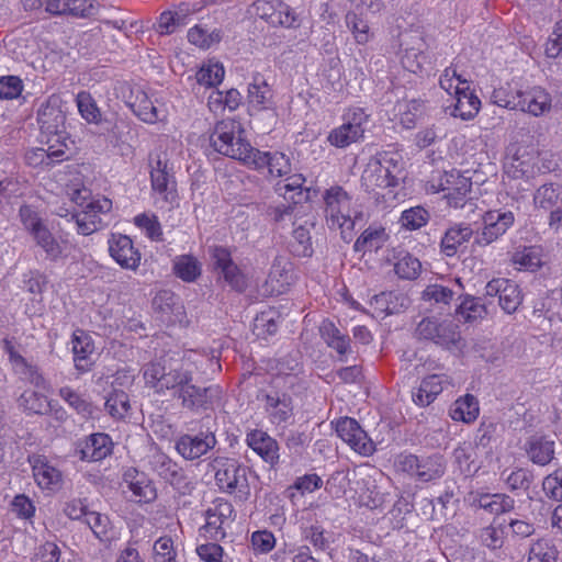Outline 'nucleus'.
<instances>
[{
  "instance_id": "f03ea898",
  "label": "nucleus",
  "mask_w": 562,
  "mask_h": 562,
  "mask_svg": "<svg viewBox=\"0 0 562 562\" xmlns=\"http://www.w3.org/2000/svg\"><path fill=\"white\" fill-rule=\"evenodd\" d=\"M241 132L239 123L232 120L220 121L210 136V144L217 153L245 165L252 146L241 137Z\"/></svg>"
},
{
  "instance_id": "c85d7f7f",
  "label": "nucleus",
  "mask_w": 562,
  "mask_h": 562,
  "mask_svg": "<svg viewBox=\"0 0 562 562\" xmlns=\"http://www.w3.org/2000/svg\"><path fill=\"white\" fill-rule=\"evenodd\" d=\"M71 344L76 369L80 372L89 371L92 366L90 356L94 351L91 337L83 330H77L72 335Z\"/></svg>"
},
{
  "instance_id": "0e129e2a",
  "label": "nucleus",
  "mask_w": 562,
  "mask_h": 562,
  "mask_svg": "<svg viewBox=\"0 0 562 562\" xmlns=\"http://www.w3.org/2000/svg\"><path fill=\"white\" fill-rule=\"evenodd\" d=\"M374 159L380 161L381 166L384 167V169H387L390 173L394 176V182L398 184V179L403 171L401 156L398 154L383 153Z\"/></svg>"
},
{
  "instance_id": "ea45409f",
  "label": "nucleus",
  "mask_w": 562,
  "mask_h": 562,
  "mask_svg": "<svg viewBox=\"0 0 562 562\" xmlns=\"http://www.w3.org/2000/svg\"><path fill=\"white\" fill-rule=\"evenodd\" d=\"M19 404L32 414L45 415L50 412V403L47 396L35 391H25L19 398Z\"/></svg>"
},
{
  "instance_id": "ddd939ff",
  "label": "nucleus",
  "mask_w": 562,
  "mask_h": 562,
  "mask_svg": "<svg viewBox=\"0 0 562 562\" xmlns=\"http://www.w3.org/2000/svg\"><path fill=\"white\" fill-rule=\"evenodd\" d=\"M336 431L345 442L360 454L370 456L374 452L373 441L356 419L350 417L339 419L336 425Z\"/></svg>"
},
{
  "instance_id": "8fccbe9b",
  "label": "nucleus",
  "mask_w": 562,
  "mask_h": 562,
  "mask_svg": "<svg viewBox=\"0 0 562 562\" xmlns=\"http://www.w3.org/2000/svg\"><path fill=\"white\" fill-rule=\"evenodd\" d=\"M424 114V101L419 99L409 100L405 103V110L401 114V124L407 130L414 128Z\"/></svg>"
},
{
  "instance_id": "473e14b6",
  "label": "nucleus",
  "mask_w": 562,
  "mask_h": 562,
  "mask_svg": "<svg viewBox=\"0 0 562 562\" xmlns=\"http://www.w3.org/2000/svg\"><path fill=\"white\" fill-rule=\"evenodd\" d=\"M272 90L265 77L257 72L248 87V99L252 106L259 110L267 109L272 103Z\"/></svg>"
},
{
  "instance_id": "6ab92c4d",
  "label": "nucleus",
  "mask_w": 562,
  "mask_h": 562,
  "mask_svg": "<svg viewBox=\"0 0 562 562\" xmlns=\"http://www.w3.org/2000/svg\"><path fill=\"white\" fill-rule=\"evenodd\" d=\"M123 482L133 493L137 503H150L157 497V491L151 480L135 468H128L123 473Z\"/></svg>"
},
{
  "instance_id": "5fc2aeb1",
  "label": "nucleus",
  "mask_w": 562,
  "mask_h": 562,
  "mask_svg": "<svg viewBox=\"0 0 562 562\" xmlns=\"http://www.w3.org/2000/svg\"><path fill=\"white\" fill-rule=\"evenodd\" d=\"M85 521L99 540L104 541L109 539L110 519L108 516L97 512H89Z\"/></svg>"
},
{
  "instance_id": "e433bc0d",
  "label": "nucleus",
  "mask_w": 562,
  "mask_h": 562,
  "mask_svg": "<svg viewBox=\"0 0 562 562\" xmlns=\"http://www.w3.org/2000/svg\"><path fill=\"white\" fill-rule=\"evenodd\" d=\"M305 179L302 175H293L288 177L284 181H280L276 184V192L283 196L285 200L291 201L293 204L301 202L303 196V183Z\"/></svg>"
},
{
  "instance_id": "a878e982",
  "label": "nucleus",
  "mask_w": 562,
  "mask_h": 562,
  "mask_svg": "<svg viewBox=\"0 0 562 562\" xmlns=\"http://www.w3.org/2000/svg\"><path fill=\"white\" fill-rule=\"evenodd\" d=\"M150 469L161 479L173 486H180L186 482L183 470L162 452H155L149 459Z\"/></svg>"
},
{
  "instance_id": "2f4dec72",
  "label": "nucleus",
  "mask_w": 562,
  "mask_h": 562,
  "mask_svg": "<svg viewBox=\"0 0 562 562\" xmlns=\"http://www.w3.org/2000/svg\"><path fill=\"white\" fill-rule=\"evenodd\" d=\"M292 268L283 257H277L272 263L267 283L271 285L272 291L283 293L292 283Z\"/></svg>"
},
{
  "instance_id": "de8ad7c7",
  "label": "nucleus",
  "mask_w": 562,
  "mask_h": 562,
  "mask_svg": "<svg viewBox=\"0 0 562 562\" xmlns=\"http://www.w3.org/2000/svg\"><path fill=\"white\" fill-rule=\"evenodd\" d=\"M77 106L80 115L88 123H98L101 112L89 92L81 91L76 97Z\"/></svg>"
},
{
  "instance_id": "39448f33",
  "label": "nucleus",
  "mask_w": 562,
  "mask_h": 562,
  "mask_svg": "<svg viewBox=\"0 0 562 562\" xmlns=\"http://www.w3.org/2000/svg\"><path fill=\"white\" fill-rule=\"evenodd\" d=\"M19 216L24 228L33 237L35 244L45 251L46 257L52 261L60 258L63 254L61 246L34 207L27 204L22 205L19 210Z\"/></svg>"
},
{
  "instance_id": "4c0bfd02",
  "label": "nucleus",
  "mask_w": 562,
  "mask_h": 562,
  "mask_svg": "<svg viewBox=\"0 0 562 562\" xmlns=\"http://www.w3.org/2000/svg\"><path fill=\"white\" fill-rule=\"evenodd\" d=\"M394 271L401 279L416 280L422 272V263L412 254L407 251L400 252L394 265Z\"/></svg>"
},
{
  "instance_id": "49530a36",
  "label": "nucleus",
  "mask_w": 562,
  "mask_h": 562,
  "mask_svg": "<svg viewBox=\"0 0 562 562\" xmlns=\"http://www.w3.org/2000/svg\"><path fill=\"white\" fill-rule=\"evenodd\" d=\"M430 218L429 212L423 206H414L402 212L400 222L409 231H416L425 226Z\"/></svg>"
},
{
  "instance_id": "864d4df0",
  "label": "nucleus",
  "mask_w": 562,
  "mask_h": 562,
  "mask_svg": "<svg viewBox=\"0 0 562 562\" xmlns=\"http://www.w3.org/2000/svg\"><path fill=\"white\" fill-rule=\"evenodd\" d=\"M292 251L296 256L308 257L313 254L310 232L300 226L293 231Z\"/></svg>"
},
{
  "instance_id": "dca6fc26",
  "label": "nucleus",
  "mask_w": 562,
  "mask_h": 562,
  "mask_svg": "<svg viewBox=\"0 0 562 562\" xmlns=\"http://www.w3.org/2000/svg\"><path fill=\"white\" fill-rule=\"evenodd\" d=\"M111 257L123 268L136 270L140 262V252L134 247L133 240L127 235L113 234L109 239Z\"/></svg>"
},
{
  "instance_id": "aec40b11",
  "label": "nucleus",
  "mask_w": 562,
  "mask_h": 562,
  "mask_svg": "<svg viewBox=\"0 0 562 562\" xmlns=\"http://www.w3.org/2000/svg\"><path fill=\"white\" fill-rule=\"evenodd\" d=\"M151 188L160 194L168 203H173L177 198L176 181L173 176L168 171L167 161L158 158L150 170Z\"/></svg>"
},
{
  "instance_id": "052dcab7",
  "label": "nucleus",
  "mask_w": 562,
  "mask_h": 562,
  "mask_svg": "<svg viewBox=\"0 0 562 562\" xmlns=\"http://www.w3.org/2000/svg\"><path fill=\"white\" fill-rule=\"evenodd\" d=\"M13 369L16 373L24 376L25 380L37 387L43 386L45 383L37 366L30 363L25 358L22 359V363L15 364Z\"/></svg>"
},
{
  "instance_id": "37998d69",
  "label": "nucleus",
  "mask_w": 562,
  "mask_h": 562,
  "mask_svg": "<svg viewBox=\"0 0 562 562\" xmlns=\"http://www.w3.org/2000/svg\"><path fill=\"white\" fill-rule=\"evenodd\" d=\"M561 194V187L553 183H546L537 189L533 202L537 207L552 210L558 205Z\"/></svg>"
},
{
  "instance_id": "4d7b16f0",
  "label": "nucleus",
  "mask_w": 562,
  "mask_h": 562,
  "mask_svg": "<svg viewBox=\"0 0 562 562\" xmlns=\"http://www.w3.org/2000/svg\"><path fill=\"white\" fill-rule=\"evenodd\" d=\"M491 100L494 104L509 110H518L520 105L518 90L512 91L509 88L504 87L495 89Z\"/></svg>"
},
{
  "instance_id": "9b49d317",
  "label": "nucleus",
  "mask_w": 562,
  "mask_h": 562,
  "mask_svg": "<svg viewBox=\"0 0 562 562\" xmlns=\"http://www.w3.org/2000/svg\"><path fill=\"white\" fill-rule=\"evenodd\" d=\"M217 443L215 434L209 428L196 435L186 434L176 440L177 452L186 460L193 461L206 454Z\"/></svg>"
},
{
  "instance_id": "603ef678",
  "label": "nucleus",
  "mask_w": 562,
  "mask_h": 562,
  "mask_svg": "<svg viewBox=\"0 0 562 562\" xmlns=\"http://www.w3.org/2000/svg\"><path fill=\"white\" fill-rule=\"evenodd\" d=\"M134 223L137 227L145 231L147 237L151 240H162L161 225L155 215L139 214L134 218Z\"/></svg>"
},
{
  "instance_id": "6e6552de",
  "label": "nucleus",
  "mask_w": 562,
  "mask_h": 562,
  "mask_svg": "<svg viewBox=\"0 0 562 562\" xmlns=\"http://www.w3.org/2000/svg\"><path fill=\"white\" fill-rule=\"evenodd\" d=\"M416 335L446 348L456 345L460 339V333L456 324L452 322L438 323L432 318L422 319L417 325Z\"/></svg>"
},
{
  "instance_id": "c756f323",
  "label": "nucleus",
  "mask_w": 562,
  "mask_h": 562,
  "mask_svg": "<svg viewBox=\"0 0 562 562\" xmlns=\"http://www.w3.org/2000/svg\"><path fill=\"white\" fill-rule=\"evenodd\" d=\"M319 333L327 346L338 352L339 360L345 361V356L350 351L349 336L342 334L329 319L322 322Z\"/></svg>"
},
{
  "instance_id": "69168bd1",
  "label": "nucleus",
  "mask_w": 562,
  "mask_h": 562,
  "mask_svg": "<svg viewBox=\"0 0 562 562\" xmlns=\"http://www.w3.org/2000/svg\"><path fill=\"white\" fill-rule=\"evenodd\" d=\"M426 61V56L420 49L407 48L402 56V64L404 68L412 72L422 70L423 64Z\"/></svg>"
},
{
  "instance_id": "423d86ee",
  "label": "nucleus",
  "mask_w": 562,
  "mask_h": 562,
  "mask_svg": "<svg viewBox=\"0 0 562 562\" xmlns=\"http://www.w3.org/2000/svg\"><path fill=\"white\" fill-rule=\"evenodd\" d=\"M350 200L349 194L339 186L329 188L324 194L326 223L330 229L340 228L344 239H346L345 227L352 229L355 225L350 215L344 213V211H348Z\"/></svg>"
},
{
  "instance_id": "e2e57ef3",
  "label": "nucleus",
  "mask_w": 562,
  "mask_h": 562,
  "mask_svg": "<svg viewBox=\"0 0 562 562\" xmlns=\"http://www.w3.org/2000/svg\"><path fill=\"white\" fill-rule=\"evenodd\" d=\"M546 494L554 501H562V469L544 477L542 483Z\"/></svg>"
},
{
  "instance_id": "c9c22d12",
  "label": "nucleus",
  "mask_w": 562,
  "mask_h": 562,
  "mask_svg": "<svg viewBox=\"0 0 562 562\" xmlns=\"http://www.w3.org/2000/svg\"><path fill=\"white\" fill-rule=\"evenodd\" d=\"M173 273L184 282H194L201 274V265L192 255H181L173 259Z\"/></svg>"
},
{
  "instance_id": "4468645a",
  "label": "nucleus",
  "mask_w": 562,
  "mask_h": 562,
  "mask_svg": "<svg viewBox=\"0 0 562 562\" xmlns=\"http://www.w3.org/2000/svg\"><path fill=\"white\" fill-rule=\"evenodd\" d=\"M363 121H367V115L361 109H358L352 113L350 120L328 134L327 140L337 148H345L352 143L359 142L364 135Z\"/></svg>"
},
{
  "instance_id": "79ce46f5",
  "label": "nucleus",
  "mask_w": 562,
  "mask_h": 562,
  "mask_svg": "<svg viewBox=\"0 0 562 562\" xmlns=\"http://www.w3.org/2000/svg\"><path fill=\"white\" fill-rule=\"evenodd\" d=\"M130 106L133 113L145 123L153 124L159 120L157 108L144 92H139L136 100L130 103Z\"/></svg>"
},
{
  "instance_id": "0eeeda50",
  "label": "nucleus",
  "mask_w": 562,
  "mask_h": 562,
  "mask_svg": "<svg viewBox=\"0 0 562 562\" xmlns=\"http://www.w3.org/2000/svg\"><path fill=\"white\" fill-rule=\"evenodd\" d=\"M37 123L41 132L47 136H57V142L65 138L66 113L60 97L53 94L37 110Z\"/></svg>"
},
{
  "instance_id": "f257e3e1",
  "label": "nucleus",
  "mask_w": 562,
  "mask_h": 562,
  "mask_svg": "<svg viewBox=\"0 0 562 562\" xmlns=\"http://www.w3.org/2000/svg\"><path fill=\"white\" fill-rule=\"evenodd\" d=\"M144 379L157 392L175 391L173 396L180 401L181 407L192 413L213 409L222 394L217 384H194L193 372L167 356L146 364Z\"/></svg>"
},
{
  "instance_id": "72a5a7b5",
  "label": "nucleus",
  "mask_w": 562,
  "mask_h": 562,
  "mask_svg": "<svg viewBox=\"0 0 562 562\" xmlns=\"http://www.w3.org/2000/svg\"><path fill=\"white\" fill-rule=\"evenodd\" d=\"M456 315L464 322H474L487 315V307L480 297L464 295L456 308Z\"/></svg>"
},
{
  "instance_id": "f8f14e48",
  "label": "nucleus",
  "mask_w": 562,
  "mask_h": 562,
  "mask_svg": "<svg viewBox=\"0 0 562 562\" xmlns=\"http://www.w3.org/2000/svg\"><path fill=\"white\" fill-rule=\"evenodd\" d=\"M485 295L498 296V303L502 310L507 314L517 311L522 302V293L519 285L509 279L497 278L487 282Z\"/></svg>"
},
{
  "instance_id": "774afa93",
  "label": "nucleus",
  "mask_w": 562,
  "mask_h": 562,
  "mask_svg": "<svg viewBox=\"0 0 562 562\" xmlns=\"http://www.w3.org/2000/svg\"><path fill=\"white\" fill-rule=\"evenodd\" d=\"M196 554L204 562H222L223 548L215 542H209L198 546Z\"/></svg>"
},
{
  "instance_id": "bf43d9fd",
  "label": "nucleus",
  "mask_w": 562,
  "mask_h": 562,
  "mask_svg": "<svg viewBox=\"0 0 562 562\" xmlns=\"http://www.w3.org/2000/svg\"><path fill=\"white\" fill-rule=\"evenodd\" d=\"M23 90V82L18 76L0 77V99H15Z\"/></svg>"
},
{
  "instance_id": "680f3d73",
  "label": "nucleus",
  "mask_w": 562,
  "mask_h": 562,
  "mask_svg": "<svg viewBox=\"0 0 562 562\" xmlns=\"http://www.w3.org/2000/svg\"><path fill=\"white\" fill-rule=\"evenodd\" d=\"M453 297V291L441 284H430L423 292L425 301L449 304Z\"/></svg>"
},
{
  "instance_id": "6e6d98bb",
  "label": "nucleus",
  "mask_w": 562,
  "mask_h": 562,
  "mask_svg": "<svg viewBox=\"0 0 562 562\" xmlns=\"http://www.w3.org/2000/svg\"><path fill=\"white\" fill-rule=\"evenodd\" d=\"M225 70L222 65L213 64L201 68L196 74V80L202 86L213 87L222 82Z\"/></svg>"
},
{
  "instance_id": "5701e85b",
  "label": "nucleus",
  "mask_w": 562,
  "mask_h": 562,
  "mask_svg": "<svg viewBox=\"0 0 562 562\" xmlns=\"http://www.w3.org/2000/svg\"><path fill=\"white\" fill-rule=\"evenodd\" d=\"M77 452L82 461H100L112 452V440L106 434H92L80 445Z\"/></svg>"
},
{
  "instance_id": "7ed1b4c3",
  "label": "nucleus",
  "mask_w": 562,
  "mask_h": 562,
  "mask_svg": "<svg viewBox=\"0 0 562 562\" xmlns=\"http://www.w3.org/2000/svg\"><path fill=\"white\" fill-rule=\"evenodd\" d=\"M400 471L419 482L428 483L441 479L446 473L447 462L442 454L429 456L400 454L396 461Z\"/></svg>"
},
{
  "instance_id": "393cba45",
  "label": "nucleus",
  "mask_w": 562,
  "mask_h": 562,
  "mask_svg": "<svg viewBox=\"0 0 562 562\" xmlns=\"http://www.w3.org/2000/svg\"><path fill=\"white\" fill-rule=\"evenodd\" d=\"M520 105L518 110L539 116L551 109L550 94L540 87H532L526 91L518 90Z\"/></svg>"
},
{
  "instance_id": "412c9836",
  "label": "nucleus",
  "mask_w": 562,
  "mask_h": 562,
  "mask_svg": "<svg viewBox=\"0 0 562 562\" xmlns=\"http://www.w3.org/2000/svg\"><path fill=\"white\" fill-rule=\"evenodd\" d=\"M441 190L447 191L446 198L451 206L463 205V200L471 191L472 182L469 177L462 176L457 170L445 172L441 179Z\"/></svg>"
},
{
  "instance_id": "13d9d810",
  "label": "nucleus",
  "mask_w": 562,
  "mask_h": 562,
  "mask_svg": "<svg viewBox=\"0 0 562 562\" xmlns=\"http://www.w3.org/2000/svg\"><path fill=\"white\" fill-rule=\"evenodd\" d=\"M346 21L357 43L366 44L370 38L369 25L367 21L359 18L356 13H348L346 15Z\"/></svg>"
},
{
  "instance_id": "b1692460",
  "label": "nucleus",
  "mask_w": 562,
  "mask_h": 562,
  "mask_svg": "<svg viewBox=\"0 0 562 562\" xmlns=\"http://www.w3.org/2000/svg\"><path fill=\"white\" fill-rule=\"evenodd\" d=\"M555 442L546 435L535 434L527 438L525 451L530 461L538 465H547L554 458Z\"/></svg>"
},
{
  "instance_id": "338daca9",
  "label": "nucleus",
  "mask_w": 562,
  "mask_h": 562,
  "mask_svg": "<svg viewBox=\"0 0 562 562\" xmlns=\"http://www.w3.org/2000/svg\"><path fill=\"white\" fill-rule=\"evenodd\" d=\"M480 540L485 547L496 550L503 546V531L494 526L481 529Z\"/></svg>"
},
{
  "instance_id": "a18cd8bd",
  "label": "nucleus",
  "mask_w": 562,
  "mask_h": 562,
  "mask_svg": "<svg viewBox=\"0 0 562 562\" xmlns=\"http://www.w3.org/2000/svg\"><path fill=\"white\" fill-rule=\"evenodd\" d=\"M60 397L68 403L78 414L85 417H92L94 414L93 405L86 401L80 394L72 389L65 386L59 390Z\"/></svg>"
},
{
  "instance_id": "09e8293b",
  "label": "nucleus",
  "mask_w": 562,
  "mask_h": 562,
  "mask_svg": "<svg viewBox=\"0 0 562 562\" xmlns=\"http://www.w3.org/2000/svg\"><path fill=\"white\" fill-rule=\"evenodd\" d=\"M33 475L42 488H50L52 486L57 485L60 481L59 471L47 463L33 465Z\"/></svg>"
},
{
  "instance_id": "f3484780",
  "label": "nucleus",
  "mask_w": 562,
  "mask_h": 562,
  "mask_svg": "<svg viewBox=\"0 0 562 562\" xmlns=\"http://www.w3.org/2000/svg\"><path fill=\"white\" fill-rule=\"evenodd\" d=\"M153 310L156 318L165 325H173L181 322L184 308L178 297L170 291H160L153 300Z\"/></svg>"
},
{
  "instance_id": "9d476101",
  "label": "nucleus",
  "mask_w": 562,
  "mask_h": 562,
  "mask_svg": "<svg viewBox=\"0 0 562 562\" xmlns=\"http://www.w3.org/2000/svg\"><path fill=\"white\" fill-rule=\"evenodd\" d=\"M215 269L224 281L235 291L244 292L247 280L237 265L234 263L229 250L223 246H214L210 249Z\"/></svg>"
},
{
  "instance_id": "58836bf2",
  "label": "nucleus",
  "mask_w": 562,
  "mask_h": 562,
  "mask_svg": "<svg viewBox=\"0 0 562 562\" xmlns=\"http://www.w3.org/2000/svg\"><path fill=\"white\" fill-rule=\"evenodd\" d=\"M385 240V231L384 228H372L369 227L357 238L353 249L355 251H371L378 250L382 247Z\"/></svg>"
},
{
  "instance_id": "bb28decb",
  "label": "nucleus",
  "mask_w": 562,
  "mask_h": 562,
  "mask_svg": "<svg viewBox=\"0 0 562 562\" xmlns=\"http://www.w3.org/2000/svg\"><path fill=\"white\" fill-rule=\"evenodd\" d=\"M470 224L459 223L450 226L440 241V250L447 257H453L473 236Z\"/></svg>"
},
{
  "instance_id": "2eb2a0df",
  "label": "nucleus",
  "mask_w": 562,
  "mask_h": 562,
  "mask_svg": "<svg viewBox=\"0 0 562 562\" xmlns=\"http://www.w3.org/2000/svg\"><path fill=\"white\" fill-rule=\"evenodd\" d=\"M247 158L248 159H246L245 164L246 166L257 170L267 167L269 173L274 177L286 176L292 170L290 159L280 151H260L252 147L250 155H248Z\"/></svg>"
},
{
  "instance_id": "7c9ffc66",
  "label": "nucleus",
  "mask_w": 562,
  "mask_h": 562,
  "mask_svg": "<svg viewBox=\"0 0 562 562\" xmlns=\"http://www.w3.org/2000/svg\"><path fill=\"white\" fill-rule=\"evenodd\" d=\"M457 102L454 104L452 115L462 120H470L479 112L481 101L469 91V87H456Z\"/></svg>"
},
{
  "instance_id": "f704fd0d",
  "label": "nucleus",
  "mask_w": 562,
  "mask_h": 562,
  "mask_svg": "<svg viewBox=\"0 0 562 562\" xmlns=\"http://www.w3.org/2000/svg\"><path fill=\"white\" fill-rule=\"evenodd\" d=\"M479 411V403L475 396L467 394L454 402L450 409V416L453 420L471 423L476 419Z\"/></svg>"
},
{
  "instance_id": "a19ab883",
  "label": "nucleus",
  "mask_w": 562,
  "mask_h": 562,
  "mask_svg": "<svg viewBox=\"0 0 562 562\" xmlns=\"http://www.w3.org/2000/svg\"><path fill=\"white\" fill-rule=\"evenodd\" d=\"M104 407L113 418L122 419L131 409L128 395L122 390H114L106 397Z\"/></svg>"
},
{
  "instance_id": "cd10ccee",
  "label": "nucleus",
  "mask_w": 562,
  "mask_h": 562,
  "mask_svg": "<svg viewBox=\"0 0 562 562\" xmlns=\"http://www.w3.org/2000/svg\"><path fill=\"white\" fill-rule=\"evenodd\" d=\"M362 186L366 191L373 192L376 188L396 187L394 176L381 166L374 158L370 159L361 176Z\"/></svg>"
},
{
  "instance_id": "4be33fe9",
  "label": "nucleus",
  "mask_w": 562,
  "mask_h": 562,
  "mask_svg": "<svg viewBox=\"0 0 562 562\" xmlns=\"http://www.w3.org/2000/svg\"><path fill=\"white\" fill-rule=\"evenodd\" d=\"M247 445L251 448L261 459L274 467L279 462V443L269 436L266 431L255 429L247 434Z\"/></svg>"
},
{
  "instance_id": "20e7f679",
  "label": "nucleus",
  "mask_w": 562,
  "mask_h": 562,
  "mask_svg": "<svg viewBox=\"0 0 562 562\" xmlns=\"http://www.w3.org/2000/svg\"><path fill=\"white\" fill-rule=\"evenodd\" d=\"M212 467L215 470V481L221 491L228 494L237 492L239 498H248L250 488L247 467L228 458H215Z\"/></svg>"
},
{
  "instance_id": "a211bd4d",
  "label": "nucleus",
  "mask_w": 562,
  "mask_h": 562,
  "mask_svg": "<svg viewBox=\"0 0 562 562\" xmlns=\"http://www.w3.org/2000/svg\"><path fill=\"white\" fill-rule=\"evenodd\" d=\"M265 409L272 424L280 425L293 419V400L285 392H271L263 395Z\"/></svg>"
},
{
  "instance_id": "1a4fd4ad",
  "label": "nucleus",
  "mask_w": 562,
  "mask_h": 562,
  "mask_svg": "<svg viewBox=\"0 0 562 562\" xmlns=\"http://www.w3.org/2000/svg\"><path fill=\"white\" fill-rule=\"evenodd\" d=\"M515 215L510 211H488L483 216L484 227L475 236L474 244L485 247L503 236L514 224Z\"/></svg>"
},
{
  "instance_id": "c03bdc74",
  "label": "nucleus",
  "mask_w": 562,
  "mask_h": 562,
  "mask_svg": "<svg viewBox=\"0 0 562 562\" xmlns=\"http://www.w3.org/2000/svg\"><path fill=\"white\" fill-rule=\"evenodd\" d=\"M280 315L274 310L263 311L255 318L257 336L266 337L274 335L279 327Z\"/></svg>"
},
{
  "instance_id": "3c124183",
  "label": "nucleus",
  "mask_w": 562,
  "mask_h": 562,
  "mask_svg": "<svg viewBox=\"0 0 562 562\" xmlns=\"http://www.w3.org/2000/svg\"><path fill=\"white\" fill-rule=\"evenodd\" d=\"M450 385L449 378L445 374H431L423 379L419 392H425L430 400L436 397Z\"/></svg>"
}]
</instances>
